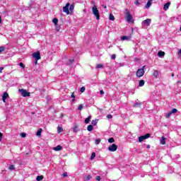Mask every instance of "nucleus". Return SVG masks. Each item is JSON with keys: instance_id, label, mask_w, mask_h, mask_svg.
<instances>
[{"instance_id": "1", "label": "nucleus", "mask_w": 181, "mask_h": 181, "mask_svg": "<svg viewBox=\"0 0 181 181\" xmlns=\"http://www.w3.org/2000/svg\"><path fill=\"white\" fill-rule=\"evenodd\" d=\"M92 13L95 16L97 21H100V11L97 8V6L94 5L92 8Z\"/></svg>"}, {"instance_id": "2", "label": "nucleus", "mask_w": 181, "mask_h": 181, "mask_svg": "<svg viewBox=\"0 0 181 181\" xmlns=\"http://www.w3.org/2000/svg\"><path fill=\"white\" fill-rule=\"evenodd\" d=\"M136 77H142L144 74H145V66H143L141 69H139L136 71Z\"/></svg>"}, {"instance_id": "3", "label": "nucleus", "mask_w": 181, "mask_h": 181, "mask_svg": "<svg viewBox=\"0 0 181 181\" xmlns=\"http://www.w3.org/2000/svg\"><path fill=\"white\" fill-rule=\"evenodd\" d=\"M152 20L151 18H147L142 21L141 25L143 28H146L148 26H151V23Z\"/></svg>"}, {"instance_id": "4", "label": "nucleus", "mask_w": 181, "mask_h": 181, "mask_svg": "<svg viewBox=\"0 0 181 181\" xmlns=\"http://www.w3.org/2000/svg\"><path fill=\"white\" fill-rule=\"evenodd\" d=\"M148 138H151V134L147 133L144 136H141L139 137V142H142L145 141V139H148Z\"/></svg>"}, {"instance_id": "5", "label": "nucleus", "mask_w": 181, "mask_h": 181, "mask_svg": "<svg viewBox=\"0 0 181 181\" xmlns=\"http://www.w3.org/2000/svg\"><path fill=\"white\" fill-rule=\"evenodd\" d=\"M126 21L127 22H128L129 23H131L132 22H134L132 21V14L129 13V11H127L126 13Z\"/></svg>"}, {"instance_id": "6", "label": "nucleus", "mask_w": 181, "mask_h": 181, "mask_svg": "<svg viewBox=\"0 0 181 181\" xmlns=\"http://www.w3.org/2000/svg\"><path fill=\"white\" fill-rule=\"evenodd\" d=\"M117 149H118V146H117L115 144H113L108 147V151L110 152H115Z\"/></svg>"}, {"instance_id": "7", "label": "nucleus", "mask_w": 181, "mask_h": 181, "mask_svg": "<svg viewBox=\"0 0 181 181\" xmlns=\"http://www.w3.org/2000/svg\"><path fill=\"white\" fill-rule=\"evenodd\" d=\"M19 91L23 97H29L30 95V93H28L25 89H19Z\"/></svg>"}, {"instance_id": "8", "label": "nucleus", "mask_w": 181, "mask_h": 181, "mask_svg": "<svg viewBox=\"0 0 181 181\" xmlns=\"http://www.w3.org/2000/svg\"><path fill=\"white\" fill-rule=\"evenodd\" d=\"M33 57H34V59H35V60H40L41 57H40V52H34L33 54Z\"/></svg>"}, {"instance_id": "9", "label": "nucleus", "mask_w": 181, "mask_h": 181, "mask_svg": "<svg viewBox=\"0 0 181 181\" xmlns=\"http://www.w3.org/2000/svg\"><path fill=\"white\" fill-rule=\"evenodd\" d=\"M70 6V4L67 3L65 6L63 7V11L65 12V13L69 14V8Z\"/></svg>"}, {"instance_id": "10", "label": "nucleus", "mask_w": 181, "mask_h": 181, "mask_svg": "<svg viewBox=\"0 0 181 181\" xmlns=\"http://www.w3.org/2000/svg\"><path fill=\"white\" fill-rule=\"evenodd\" d=\"M8 97H9V94H8V93L5 92L2 96L3 103H6V98H8Z\"/></svg>"}, {"instance_id": "11", "label": "nucleus", "mask_w": 181, "mask_h": 181, "mask_svg": "<svg viewBox=\"0 0 181 181\" xmlns=\"http://www.w3.org/2000/svg\"><path fill=\"white\" fill-rule=\"evenodd\" d=\"M160 144H161V145H165V144H166V137H165V136H163L161 137Z\"/></svg>"}, {"instance_id": "12", "label": "nucleus", "mask_w": 181, "mask_h": 181, "mask_svg": "<svg viewBox=\"0 0 181 181\" xmlns=\"http://www.w3.org/2000/svg\"><path fill=\"white\" fill-rule=\"evenodd\" d=\"M169 6H170V2H167L165 4H164V11H168V9H169Z\"/></svg>"}, {"instance_id": "13", "label": "nucleus", "mask_w": 181, "mask_h": 181, "mask_svg": "<svg viewBox=\"0 0 181 181\" xmlns=\"http://www.w3.org/2000/svg\"><path fill=\"white\" fill-rule=\"evenodd\" d=\"M63 149V147H62V146L58 145L56 147H54V151H56L57 152H58L59 151H62Z\"/></svg>"}, {"instance_id": "14", "label": "nucleus", "mask_w": 181, "mask_h": 181, "mask_svg": "<svg viewBox=\"0 0 181 181\" xmlns=\"http://www.w3.org/2000/svg\"><path fill=\"white\" fill-rule=\"evenodd\" d=\"M141 105H142V103L136 102L134 104V107L136 108H141Z\"/></svg>"}, {"instance_id": "15", "label": "nucleus", "mask_w": 181, "mask_h": 181, "mask_svg": "<svg viewBox=\"0 0 181 181\" xmlns=\"http://www.w3.org/2000/svg\"><path fill=\"white\" fill-rule=\"evenodd\" d=\"M151 5H152V0H148L146 5V8L148 9V8H151Z\"/></svg>"}, {"instance_id": "16", "label": "nucleus", "mask_w": 181, "mask_h": 181, "mask_svg": "<svg viewBox=\"0 0 181 181\" xmlns=\"http://www.w3.org/2000/svg\"><path fill=\"white\" fill-rule=\"evenodd\" d=\"M153 77L156 78H158V76H159V71L158 70H154V72L153 74Z\"/></svg>"}, {"instance_id": "17", "label": "nucleus", "mask_w": 181, "mask_h": 181, "mask_svg": "<svg viewBox=\"0 0 181 181\" xmlns=\"http://www.w3.org/2000/svg\"><path fill=\"white\" fill-rule=\"evenodd\" d=\"M144 85H145V81L141 80L139 82V87H144Z\"/></svg>"}, {"instance_id": "18", "label": "nucleus", "mask_w": 181, "mask_h": 181, "mask_svg": "<svg viewBox=\"0 0 181 181\" xmlns=\"http://www.w3.org/2000/svg\"><path fill=\"white\" fill-rule=\"evenodd\" d=\"M87 129L89 132H91L94 129V127L93 125L90 124L87 127Z\"/></svg>"}, {"instance_id": "19", "label": "nucleus", "mask_w": 181, "mask_h": 181, "mask_svg": "<svg viewBox=\"0 0 181 181\" xmlns=\"http://www.w3.org/2000/svg\"><path fill=\"white\" fill-rule=\"evenodd\" d=\"M158 57H163V56H165V52H162V51H160L158 53Z\"/></svg>"}, {"instance_id": "20", "label": "nucleus", "mask_w": 181, "mask_h": 181, "mask_svg": "<svg viewBox=\"0 0 181 181\" xmlns=\"http://www.w3.org/2000/svg\"><path fill=\"white\" fill-rule=\"evenodd\" d=\"M91 121V116H88L86 119H85V124H88Z\"/></svg>"}, {"instance_id": "21", "label": "nucleus", "mask_w": 181, "mask_h": 181, "mask_svg": "<svg viewBox=\"0 0 181 181\" xmlns=\"http://www.w3.org/2000/svg\"><path fill=\"white\" fill-rule=\"evenodd\" d=\"M57 132H58V134H60V133L63 132V127H60V126H58Z\"/></svg>"}, {"instance_id": "22", "label": "nucleus", "mask_w": 181, "mask_h": 181, "mask_svg": "<svg viewBox=\"0 0 181 181\" xmlns=\"http://www.w3.org/2000/svg\"><path fill=\"white\" fill-rule=\"evenodd\" d=\"M37 136H42V129H39L36 133Z\"/></svg>"}, {"instance_id": "23", "label": "nucleus", "mask_w": 181, "mask_h": 181, "mask_svg": "<svg viewBox=\"0 0 181 181\" xmlns=\"http://www.w3.org/2000/svg\"><path fill=\"white\" fill-rule=\"evenodd\" d=\"M98 123V119L92 120V122H91L93 127H95V125H97Z\"/></svg>"}, {"instance_id": "24", "label": "nucleus", "mask_w": 181, "mask_h": 181, "mask_svg": "<svg viewBox=\"0 0 181 181\" xmlns=\"http://www.w3.org/2000/svg\"><path fill=\"white\" fill-rule=\"evenodd\" d=\"M43 178H44L43 175H38L37 176L36 180L37 181L43 180Z\"/></svg>"}, {"instance_id": "25", "label": "nucleus", "mask_w": 181, "mask_h": 181, "mask_svg": "<svg viewBox=\"0 0 181 181\" xmlns=\"http://www.w3.org/2000/svg\"><path fill=\"white\" fill-rule=\"evenodd\" d=\"M74 59H69L67 64L68 66H71V63H74Z\"/></svg>"}, {"instance_id": "26", "label": "nucleus", "mask_w": 181, "mask_h": 181, "mask_svg": "<svg viewBox=\"0 0 181 181\" xmlns=\"http://www.w3.org/2000/svg\"><path fill=\"white\" fill-rule=\"evenodd\" d=\"M109 19L110 21H115V18L114 17V15H112V13L110 14Z\"/></svg>"}, {"instance_id": "27", "label": "nucleus", "mask_w": 181, "mask_h": 181, "mask_svg": "<svg viewBox=\"0 0 181 181\" xmlns=\"http://www.w3.org/2000/svg\"><path fill=\"white\" fill-rule=\"evenodd\" d=\"M52 22H53V23H54L55 26H57V23L59 22V19H57V18H54V19L52 20Z\"/></svg>"}, {"instance_id": "28", "label": "nucleus", "mask_w": 181, "mask_h": 181, "mask_svg": "<svg viewBox=\"0 0 181 181\" xmlns=\"http://www.w3.org/2000/svg\"><path fill=\"white\" fill-rule=\"evenodd\" d=\"M74 10V4H71L70 7H69V11L71 12H73V11Z\"/></svg>"}, {"instance_id": "29", "label": "nucleus", "mask_w": 181, "mask_h": 181, "mask_svg": "<svg viewBox=\"0 0 181 181\" xmlns=\"http://www.w3.org/2000/svg\"><path fill=\"white\" fill-rule=\"evenodd\" d=\"M108 142L109 144H113V142H115V140L114 139V138H110L108 139Z\"/></svg>"}, {"instance_id": "30", "label": "nucleus", "mask_w": 181, "mask_h": 181, "mask_svg": "<svg viewBox=\"0 0 181 181\" xmlns=\"http://www.w3.org/2000/svg\"><path fill=\"white\" fill-rule=\"evenodd\" d=\"M128 39H129V37L128 36H122L121 37V40H128Z\"/></svg>"}, {"instance_id": "31", "label": "nucleus", "mask_w": 181, "mask_h": 181, "mask_svg": "<svg viewBox=\"0 0 181 181\" xmlns=\"http://www.w3.org/2000/svg\"><path fill=\"white\" fill-rule=\"evenodd\" d=\"M171 114H176V112H177V110L176 108L173 109L170 111Z\"/></svg>"}, {"instance_id": "32", "label": "nucleus", "mask_w": 181, "mask_h": 181, "mask_svg": "<svg viewBox=\"0 0 181 181\" xmlns=\"http://www.w3.org/2000/svg\"><path fill=\"white\" fill-rule=\"evenodd\" d=\"M8 169L9 170H13V169H15V165H9Z\"/></svg>"}, {"instance_id": "33", "label": "nucleus", "mask_w": 181, "mask_h": 181, "mask_svg": "<svg viewBox=\"0 0 181 181\" xmlns=\"http://www.w3.org/2000/svg\"><path fill=\"white\" fill-rule=\"evenodd\" d=\"M103 67H104V66H103V64H97V66H96V69H103Z\"/></svg>"}, {"instance_id": "34", "label": "nucleus", "mask_w": 181, "mask_h": 181, "mask_svg": "<svg viewBox=\"0 0 181 181\" xmlns=\"http://www.w3.org/2000/svg\"><path fill=\"white\" fill-rule=\"evenodd\" d=\"M100 142H101V139H98L95 140V145H98V144H100Z\"/></svg>"}, {"instance_id": "35", "label": "nucleus", "mask_w": 181, "mask_h": 181, "mask_svg": "<svg viewBox=\"0 0 181 181\" xmlns=\"http://www.w3.org/2000/svg\"><path fill=\"white\" fill-rule=\"evenodd\" d=\"M95 158V153L93 152L90 156V160H93V159H94Z\"/></svg>"}, {"instance_id": "36", "label": "nucleus", "mask_w": 181, "mask_h": 181, "mask_svg": "<svg viewBox=\"0 0 181 181\" xmlns=\"http://www.w3.org/2000/svg\"><path fill=\"white\" fill-rule=\"evenodd\" d=\"M21 138H26V133H25V132L21 133Z\"/></svg>"}, {"instance_id": "37", "label": "nucleus", "mask_w": 181, "mask_h": 181, "mask_svg": "<svg viewBox=\"0 0 181 181\" xmlns=\"http://www.w3.org/2000/svg\"><path fill=\"white\" fill-rule=\"evenodd\" d=\"M2 52H5V47H0V53H2Z\"/></svg>"}, {"instance_id": "38", "label": "nucleus", "mask_w": 181, "mask_h": 181, "mask_svg": "<svg viewBox=\"0 0 181 181\" xmlns=\"http://www.w3.org/2000/svg\"><path fill=\"white\" fill-rule=\"evenodd\" d=\"M84 91H86V87L82 86V87L81 88V93H84Z\"/></svg>"}, {"instance_id": "39", "label": "nucleus", "mask_w": 181, "mask_h": 181, "mask_svg": "<svg viewBox=\"0 0 181 181\" xmlns=\"http://www.w3.org/2000/svg\"><path fill=\"white\" fill-rule=\"evenodd\" d=\"M83 105H80L78 106V111H81V110H83Z\"/></svg>"}, {"instance_id": "40", "label": "nucleus", "mask_w": 181, "mask_h": 181, "mask_svg": "<svg viewBox=\"0 0 181 181\" xmlns=\"http://www.w3.org/2000/svg\"><path fill=\"white\" fill-rule=\"evenodd\" d=\"M117 57V55L115 54H113L111 57L112 60H115V58Z\"/></svg>"}, {"instance_id": "41", "label": "nucleus", "mask_w": 181, "mask_h": 181, "mask_svg": "<svg viewBox=\"0 0 181 181\" xmlns=\"http://www.w3.org/2000/svg\"><path fill=\"white\" fill-rule=\"evenodd\" d=\"M19 66H20V67H22V69H25V64H23V63L21 62L19 64Z\"/></svg>"}, {"instance_id": "42", "label": "nucleus", "mask_w": 181, "mask_h": 181, "mask_svg": "<svg viewBox=\"0 0 181 181\" xmlns=\"http://www.w3.org/2000/svg\"><path fill=\"white\" fill-rule=\"evenodd\" d=\"M170 115H172V113L170 112H169L166 115L165 117L166 118H169L170 117Z\"/></svg>"}, {"instance_id": "43", "label": "nucleus", "mask_w": 181, "mask_h": 181, "mask_svg": "<svg viewBox=\"0 0 181 181\" xmlns=\"http://www.w3.org/2000/svg\"><path fill=\"white\" fill-rule=\"evenodd\" d=\"M95 180L100 181L101 180V177L100 176H96L95 177Z\"/></svg>"}, {"instance_id": "44", "label": "nucleus", "mask_w": 181, "mask_h": 181, "mask_svg": "<svg viewBox=\"0 0 181 181\" xmlns=\"http://www.w3.org/2000/svg\"><path fill=\"white\" fill-rule=\"evenodd\" d=\"M91 177H92L91 175H87V176L86 177V180H90Z\"/></svg>"}, {"instance_id": "45", "label": "nucleus", "mask_w": 181, "mask_h": 181, "mask_svg": "<svg viewBox=\"0 0 181 181\" xmlns=\"http://www.w3.org/2000/svg\"><path fill=\"white\" fill-rule=\"evenodd\" d=\"M56 30L57 32H59V30H60V27L58 25H56Z\"/></svg>"}, {"instance_id": "46", "label": "nucleus", "mask_w": 181, "mask_h": 181, "mask_svg": "<svg viewBox=\"0 0 181 181\" xmlns=\"http://www.w3.org/2000/svg\"><path fill=\"white\" fill-rule=\"evenodd\" d=\"M107 118H108V119H111V118H112V115H107Z\"/></svg>"}, {"instance_id": "47", "label": "nucleus", "mask_w": 181, "mask_h": 181, "mask_svg": "<svg viewBox=\"0 0 181 181\" xmlns=\"http://www.w3.org/2000/svg\"><path fill=\"white\" fill-rule=\"evenodd\" d=\"M63 177H67V173H64L62 174Z\"/></svg>"}, {"instance_id": "48", "label": "nucleus", "mask_w": 181, "mask_h": 181, "mask_svg": "<svg viewBox=\"0 0 181 181\" xmlns=\"http://www.w3.org/2000/svg\"><path fill=\"white\" fill-rule=\"evenodd\" d=\"M3 136H4V134H2V133L0 132V141H2Z\"/></svg>"}, {"instance_id": "49", "label": "nucleus", "mask_w": 181, "mask_h": 181, "mask_svg": "<svg viewBox=\"0 0 181 181\" xmlns=\"http://www.w3.org/2000/svg\"><path fill=\"white\" fill-rule=\"evenodd\" d=\"M71 98H76V96L74 95V93H73L71 95Z\"/></svg>"}, {"instance_id": "50", "label": "nucleus", "mask_w": 181, "mask_h": 181, "mask_svg": "<svg viewBox=\"0 0 181 181\" xmlns=\"http://www.w3.org/2000/svg\"><path fill=\"white\" fill-rule=\"evenodd\" d=\"M135 5H140V3H139V1H135Z\"/></svg>"}, {"instance_id": "51", "label": "nucleus", "mask_w": 181, "mask_h": 181, "mask_svg": "<svg viewBox=\"0 0 181 181\" xmlns=\"http://www.w3.org/2000/svg\"><path fill=\"white\" fill-rule=\"evenodd\" d=\"M178 55H179V56H181V49H180V50L178 51Z\"/></svg>"}, {"instance_id": "52", "label": "nucleus", "mask_w": 181, "mask_h": 181, "mask_svg": "<svg viewBox=\"0 0 181 181\" xmlns=\"http://www.w3.org/2000/svg\"><path fill=\"white\" fill-rule=\"evenodd\" d=\"M2 70H4V67H0V73H2Z\"/></svg>"}, {"instance_id": "53", "label": "nucleus", "mask_w": 181, "mask_h": 181, "mask_svg": "<svg viewBox=\"0 0 181 181\" xmlns=\"http://www.w3.org/2000/svg\"><path fill=\"white\" fill-rule=\"evenodd\" d=\"M101 95H104V90H100Z\"/></svg>"}, {"instance_id": "54", "label": "nucleus", "mask_w": 181, "mask_h": 181, "mask_svg": "<svg viewBox=\"0 0 181 181\" xmlns=\"http://www.w3.org/2000/svg\"><path fill=\"white\" fill-rule=\"evenodd\" d=\"M0 23H2V18L0 16Z\"/></svg>"}, {"instance_id": "55", "label": "nucleus", "mask_w": 181, "mask_h": 181, "mask_svg": "<svg viewBox=\"0 0 181 181\" xmlns=\"http://www.w3.org/2000/svg\"><path fill=\"white\" fill-rule=\"evenodd\" d=\"M35 64H37V59H35Z\"/></svg>"}, {"instance_id": "56", "label": "nucleus", "mask_w": 181, "mask_h": 181, "mask_svg": "<svg viewBox=\"0 0 181 181\" xmlns=\"http://www.w3.org/2000/svg\"><path fill=\"white\" fill-rule=\"evenodd\" d=\"M74 101H76V99L74 98V99H72V103H74Z\"/></svg>"}, {"instance_id": "57", "label": "nucleus", "mask_w": 181, "mask_h": 181, "mask_svg": "<svg viewBox=\"0 0 181 181\" xmlns=\"http://www.w3.org/2000/svg\"><path fill=\"white\" fill-rule=\"evenodd\" d=\"M105 9H107V6H103Z\"/></svg>"}, {"instance_id": "58", "label": "nucleus", "mask_w": 181, "mask_h": 181, "mask_svg": "<svg viewBox=\"0 0 181 181\" xmlns=\"http://www.w3.org/2000/svg\"><path fill=\"white\" fill-rule=\"evenodd\" d=\"M151 148V146L148 145L147 148Z\"/></svg>"}, {"instance_id": "59", "label": "nucleus", "mask_w": 181, "mask_h": 181, "mask_svg": "<svg viewBox=\"0 0 181 181\" xmlns=\"http://www.w3.org/2000/svg\"><path fill=\"white\" fill-rule=\"evenodd\" d=\"M174 76H175V74H172V77H173Z\"/></svg>"}, {"instance_id": "60", "label": "nucleus", "mask_w": 181, "mask_h": 181, "mask_svg": "<svg viewBox=\"0 0 181 181\" xmlns=\"http://www.w3.org/2000/svg\"><path fill=\"white\" fill-rule=\"evenodd\" d=\"M180 32H181V26H180Z\"/></svg>"}]
</instances>
